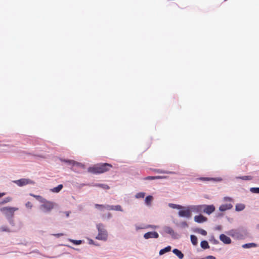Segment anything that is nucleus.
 Segmentation results:
<instances>
[{"mask_svg":"<svg viewBox=\"0 0 259 259\" xmlns=\"http://www.w3.org/2000/svg\"><path fill=\"white\" fill-rule=\"evenodd\" d=\"M112 165L107 163H99L89 167L88 171L94 174H100L109 171Z\"/></svg>","mask_w":259,"mask_h":259,"instance_id":"obj_1","label":"nucleus"},{"mask_svg":"<svg viewBox=\"0 0 259 259\" xmlns=\"http://www.w3.org/2000/svg\"><path fill=\"white\" fill-rule=\"evenodd\" d=\"M98 230V234L96 237V239L101 240H106L108 234L106 230L104 228V226L102 224H99L97 225Z\"/></svg>","mask_w":259,"mask_h":259,"instance_id":"obj_2","label":"nucleus"},{"mask_svg":"<svg viewBox=\"0 0 259 259\" xmlns=\"http://www.w3.org/2000/svg\"><path fill=\"white\" fill-rule=\"evenodd\" d=\"M18 210V208L13 207H4L0 209L1 211L8 219H12L14 217L15 211Z\"/></svg>","mask_w":259,"mask_h":259,"instance_id":"obj_3","label":"nucleus"},{"mask_svg":"<svg viewBox=\"0 0 259 259\" xmlns=\"http://www.w3.org/2000/svg\"><path fill=\"white\" fill-rule=\"evenodd\" d=\"M55 205L54 202L48 201L46 199L42 202L40 206V209L44 212H50L53 209Z\"/></svg>","mask_w":259,"mask_h":259,"instance_id":"obj_4","label":"nucleus"},{"mask_svg":"<svg viewBox=\"0 0 259 259\" xmlns=\"http://www.w3.org/2000/svg\"><path fill=\"white\" fill-rule=\"evenodd\" d=\"M181 210L179 211V215L181 217H185L187 218H190L192 216L191 212L190 211L189 206L184 207L180 209Z\"/></svg>","mask_w":259,"mask_h":259,"instance_id":"obj_5","label":"nucleus"},{"mask_svg":"<svg viewBox=\"0 0 259 259\" xmlns=\"http://www.w3.org/2000/svg\"><path fill=\"white\" fill-rule=\"evenodd\" d=\"M14 183L20 187H22L29 184H33V182L31 180L28 179H21L15 181Z\"/></svg>","mask_w":259,"mask_h":259,"instance_id":"obj_6","label":"nucleus"},{"mask_svg":"<svg viewBox=\"0 0 259 259\" xmlns=\"http://www.w3.org/2000/svg\"><path fill=\"white\" fill-rule=\"evenodd\" d=\"M215 210V207L213 205H202V212L210 214Z\"/></svg>","mask_w":259,"mask_h":259,"instance_id":"obj_7","label":"nucleus"},{"mask_svg":"<svg viewBox=\"0 0 259 259\" xmlns=\"http://www.w3.org/2000/svg\"><path fill=\"white\" fill-rule=\"evenodd\" d=\"M191 214L192 212L199 213L202 212V205L189 206Z\"/></svg>","mask_w":259,"mask_h":259,"instance_id":"obj_8","label":"nucleus"},{"mask_svg":"<svg viewBox=\"0 0 259 259\" xmlns=\"http://www.w3.org/2000/svg\"><path fill=\"white\" fill-rule=\"evenodd\" d=\"M158 237L159 235L156 232H149L144 235V237L146 239L149 238H157Z\"/></svg>","mask_w":259,"mask_h":259,"instance_id":"obj_9","label":"nucleus"},{"mask_svg":"<svg viewBox=\"0 0 259 259\" xmlns=\"http://www.w3.org/2000/svg\"><path fill=\"white\" fill-rule=\"evenodd\" d=\"M106 209L108 210H116V211H123L121 206L119 205H115V206L107 205Z\"/></svg>","mask_w":259,"mask_h":259,"instance_id":"obj_10","label":"nucleus"},{"mask_svg":"<svg viewBox=\"0 0 259 259\" xmlns=\"http://www.w3.org/2000/svg\"><path fill=\"white\" fill-rule=\"evenodd\" d=\"M220 239L225 244H230L231 242V239L225 234H221L220 236Z\"/></svg>","mask_w":259,"mask_h":259,"instance_id":"obj_11","label":"nucleus"},{"mask_svg":"<svg viewBox=\"0 0 259 259\" xmlns=\"http://www.w3.org/2000/svg\"><path fill=\"white\" fill-rule=\"evenodd\" d=\"M194 220L196 222L201 223L207 221V218L202 215H196L194 217Z\"/></svg>","mask_w":259,"mask_h":259,"instance_id":"obj_12","label":"nucleus"},{"mask_svg":"<svg viewBox=\"0 0 259 259\" xmlns=\"http://www.w3.org/2000/svg\"><path fill=\"white\" fill-rule=\"evenodd\" d=\"M64 161L68 163L69 164L72 165V166H77L82 168L84 167V166L82 164H81V163L77 162L74 160H64Z\"/></svg>","mask_w":259,"mask_h":259,"instance_id":"obj_13","label":"nucleus"},{"mask_svg":"<svg viewBox=\"0 0 259 259\" xmlns=\"http://www.w3.org/2000/svg\"><path fill=\"white\" fill-rule=\"evenodd\" d=\"M233 207V205L231 204H226L221 205L219 207V210L221 211H224L227 210L231 209Z\"/></svg>","mask_w":259,"mask_h":259,"instance_id":"obj_14","label":"nucleus"},{"mask_svg":"<svg viewBox=\"0 0 259 259\" xmlns=\"http://www.w3.org/2000/svg\"><path fill=\"white\" fill-rule=\"evenodd\" d=\"M167 177L166 176H148L144 178V180H152L156 179H166Z\"/></svg>","mask_w":259,"mask_h":259,"instance_id":"obj_15","label":"nucleus"},{"mask_svg":"<svg viewBox=\"0 0 259 259\" xmlns=\"http://www.w3.org/2000/svg\"><path fill=\"white\" fill-rule=\"evenodd\" d=\"M173 253L176 254L179 259H183L184 257L183 253L178 249H174L172 250Z\"/></svg>","mask_w":259,"mask_h":259,"instance_id":"obj_16","label":"nucleus"},{"mask_svg":"<svg viewBox=\"0 0 259 259\" xmlns=\"http://www.w3.org/2000/svg\"><path fill=\"white\" fill-rule=\"evenodd\" d=\"M153 200V196H152L151 195H149V196H147L145 200V204L147 206H151V203H152Z\"/></svg>","mask_w":259,"mask_h":259,"instance_id":"obj_17","label":"nucleus"},{"mask_svg":"<svg viewBox=\"0 0 259 259\" xmlns=\"http://www.w3.org/2000/svg\"><path fill=\"white\" fill-rule=\"evenodd\" d=\"M29 195L31 196H32L34 198H35L36 199H37L38 201H39L41 203H42L46 199L40 195H36L33 194L32 193H30Z\"/></svg>","mask_w":259,"mask_h":259,"instance_id":"obj_18","label":"nucleus"},{"mask_svg":"<svg viewBox=\"0 0 259 259\" xmlns=\"http://www.w3.org/2000/svg\"><path fill=\"white\" fill-rule=\"evenodd\" d=\"M153 170L155 172L160 174H175V172L174 171H164L159 169H154Z\"/></svg>","mask_w":259,"mask_h":259,"instance_id":"obj_19","label":"nucleus"},{"mask_svg":"<svg viewBox=\"0 0 259 259\" xmlns=\"http://www.w3.org/2000/svg\"><path fill=\"white\" fill-rule=\"evenodd\" d=\"M171 246H168L165 247L164 248L161 249L159 251V254L162 255L166 252L170 251L171 250Z\"/></svg>","mask_w":259,"mask_h":259,"instance_id":"obj_20","label":"nucleus"},{"mask_svg":"<svg viewBox=\"0 0 259 259\" xmlns=\"http://www.w3.org/2000/svg\"><path fill=\"white\" fill-rule=\"evenodd\" d=\"M63 188V185L62 184L59 185L57 187H55L51 190V191L54 193H58Z\"/></svg>","mask_w":259,"mask_h":259,"instance_id":"obj_21","label":"nucleus"},{"mask_svg":"<svg viewBox=\"0 0 259 259\" xmlns=\"http://www.w3.org/2000/svg\"><path fill=\"white\" fill-rule=\"evenodd\" d=\"M245 208V205L243 204L238 203L236 205L235 210L236 211H241Z\"/></svg>","mask_w":259,"mask_h":259,"instance_id":"obj_22","label":"nucleus"},{"mask_svg":"<svg viewBox=\"0 0 259 259\" xmlns=\"http://www.w3.org/2000/svg\"><path fill=\"white\" fill-rule=\"evenodd\" d=\"M201 247L203 249H207L209 248V246L207 241H202L200 243Z\"/></svg>","mask_w":259,"mask_h":259,"instance_id":"obj_23","label":"nucleus"},{"mask_svg":"<svg viewBox=\"0 0 259 259\" xmlns=\"http://www.w3.org/2000/svg\"><path fill=\"white\" fill-rule=\"evenodd\" d=\"M168 206L170 207V208H174V209H181L183 208V206L182 205H178V204H173V203H169L168 204Z\"/></svg>","mask_w":259,"mask_h":259,"instance_id":"obj_24","label":"nucleus"},{"mask_svg":"<svg viewBox=\"0 0 259 259\" xmlns=\"http://www.w3.org/2000/svg\"><path fill=\"white\" fill-rule=\"evenodd\" d=\"M190 237H191V241L192 243L194 245H196L198 243L197 237L194 235H191Z\"/></svg>","mask_w":259,"mask_h":259,"instance_id":"obj_25","label":"nucleus"},{"mask_svg":"<svg viewBox=\"0 0 259 259\" xmlns=\"http://www.w3.org/2000/svg\"><path fill=\"white\" fill-rule=\"evenodd\" d=\"M12 198L10 197L5 198L2 201L0 202V205L4 204L11 201Z\"/></svg>","mask_w":259,"mask_h":259,"instance_id":"obj_26","label":"nucleus"},{"mask_svg":"<svg viewBox=\"0 0 259 259\" xmlns=\"http://www.w3.org/2000/svg\"><path fill=\"white\" fill-rule=\"evenodd\" d=\"M255 246H256V244L254 243H253L245 244L242 245V247L243 248H250L252 247H255Z\"/></svg>","mask_w":259,"mask_h":259,"instance_id":"obj_27","label":"nucleus"},{"mask_svg":"<svg viewBox=\"0 0 259 259\" xmlns=\"http://www.w3.org/2000/svg\"><path fill=\"white\" fill-rule=\"evenodd\" d=\"M145 196V193L144 192H139L136 195V198H143Z\"/></svg>","mask_w":259,"mask_h":259,"instance_id":"obj_28","label":"nucleus"},{"mask_svg":"<svg viewBox=\"0 0 259 259\" xmlns=\"http://www.w3.org/2000/svg\"><path fill=\"white\" fill-rule=\"evenodd\" d=\"M250 191L253 193H259V188H251Z\"/></svg>","mask_w":259,"mask_h":259,"instance_id":"obj_29","label":"nucleus"},{"mask_svg":"<svg viewBox=\"0 0 259 259\" xmlns=\"http://www.w3.org/2000/svg\"><path fill=\"white\" fill-rule=\"evenodd\" d=\"M197 232L203 236H206L207 235V232L202 229H198Z\"/></svg>","mask_w":259,"mask_h":259,"instance_id":"obj_30","label":"nucleus"},{"mask_svg":"<svg viewBox=\"0 0 259 259\" xmlns=\"http://www.w3.org/2000/svg\"><path fill=\"white\" fill-rule=\"evenodd\" d=\"M238 178L243 180H250L252 179V177L250 176H243L242 177H238Z\"/></svg>","mask_w":259,"mask_h":259,"instance_id":"obj_31","label":"nucleus"},{"mask_svg":"<svg viewBox=\"0 0 259 259\" xmlns=\"http://www.w3.org/2000/svg\"><path fill=\"white\" fill-rule=\"evenodd\" d=\"M95 206V207L97 208H99V209L106 208V205L96 204Z\"/></svg>","mask_w":259,"mask_h":259,"instance_id":"obj_32","label":"nucleus"},{"mask_svg":"<svg viewBox=\"0 0 259 259\" xmlns=\"http://www.w3.org/2000/svg\"><path fill=\"white\" fill-rule=\"evenodd\" d=\"M0 230L2 232H10L9 229L6 226H2V227H1Z\"/></svg>","mask_w":259,"mask_h":259,"instance_id":"obj_33","label":"nucleus"},{"mask_svg":"<svg viewBox=\"0 0 259 259\" xmlns=\"http://www.w3.org/2000/svg\"><path fill=\"white\" fill-rule=\"evenodd\" d=\"M199 179L203 181H209L214 180V179L210 178H200Z\"/></svg>","mask_w":259,"mask_h":259,"instance_id":"obj_34","label":"nucleus"},{"mask_svg":"<svg viewBox=\"0 0 259 259\" xmlns=\"http://www.w3.org/2000/svg\"><path fill=\"white\" fill-rule=\"evenodd\" d=\"M97 186H99V187H102L105 189H109V187L108 186V185H103V184H98V185H97Z\"/></svg>","mask_w":259,"mask_h":259,"instance_id":"obj_35","label":"nucleus"},{"mask_svg":"<svg viewBox=\"0 0 259 259\" xmlns=\"http://www.w3.org/2000/svg\"><path fill=\"white\" fill-rule=\"evenodd\" d=\"M25 206L27 208L31 209L32 208L33 205L30 202L28 201L25 204Z\"/></svg>","mask_w":259,"mask_h":259,"instance_id":"obj_36","label":"nucleus"},{"mask_svg":"<svg viewBox=\"0 0 259 259\" xmlns=\"http://www.w3.org/2000/svg\"><path fill=\"white\" fill-rule=\"evenodd\" d=\"M72 242H73L74 244L76 245H79L81 243V240H72Z\"/></svg>","mask_w":259,"mask_h":259,"instance_id":"obj_37","label":"nucleus"},{"mask_svg":"<svg viewBox=\"0 0 259 259\" xmlns=\"http://www.w3.org/2000/svg\"><path fill=\"white\" fill-rule=\"evenodd\" d=\"M207 259H216L215 257L212 255H209L205 257Z\"/></svg>","mask_w":259,"mask_h":259,"instance_id":"obj_38","label":"nucleus"},{"mask_svg":"<svg viewBox=\"0 0 259 259\" xmlns=\"http://www.w3.org/2000/svg\"><path fill=\"white\" fill-rule=\"evenodd\" d=\"M167 232H168V233H171V232L172 231V230L170 228H169V227H167Z\"/></svg>","mask_w":259,"mask_h":259,"instance_id":"obj_39","label":"nucleus"},{"mask_svg":"<svg viewBox=\"0 0 259 259\" xmlns=\"http://www.w3.org/2000/svg\"><path fill=\"white\" fill-rule=\"evenodd\" d=\"M6 194L5 193H0V198L2 197L3 196H5Z\"/></svg>","mask_w":259,"mask_h":259,"instance_id":"obj_40","label":"nucleus"},{"mask_svg":"<svg viewBox=\"0 0 259 259\" xmlns=\"http://www.w3.org/2000/svg\"><path fill=\"white\" fill-rule=\"evenodd\" d=\"M225 199L226 200H227V201H231L232 200V199L229 197H226Z\"/></svg>","mask_w":259,"mask_h":259,"instance_id":"obj_41","label":"nucleus"},{"mask_svg":"<svg viewBox=\"0 0 259 259\" xmlns=\"http://www.w3.org/2000/svg\"><path fill=\"white\" fill-rule=\"evenodd\" d=\"M148 227H150V228H155L156 227L154 226H151V225H149L148 226Z\"/></svg>","mask_w":259,"mask_h":259,"instance_id":"obj_42","label":"nucleus"},{"mask_svg":"<svg viewBox=\"0 0 259 259\" xmlns=\"http://www.w3.org/2000/svg\"><path fill=\"white\" fill-rule=\"evenodd\" d=\"M55 235L58 236V237H59V236H63V234H58Z\"/></svg>","mask_w":259,"mask_h":259,"instance_id":"obj_43","label":"nucleus"},{"mask_svg":"<svg viewBox=\"0 0 259 259\" xmlns=\"http://www.w3.org/2000/svg\"><path fill=\"white\" fill-rule=\"evenodd\" d=\"M90 243H91V244H93V240H91L90 241Z\"/></svg>","mask_w":259,"mask_h":259,"instance_id":"obj_44","label":"nucleus"}]
</instances>
